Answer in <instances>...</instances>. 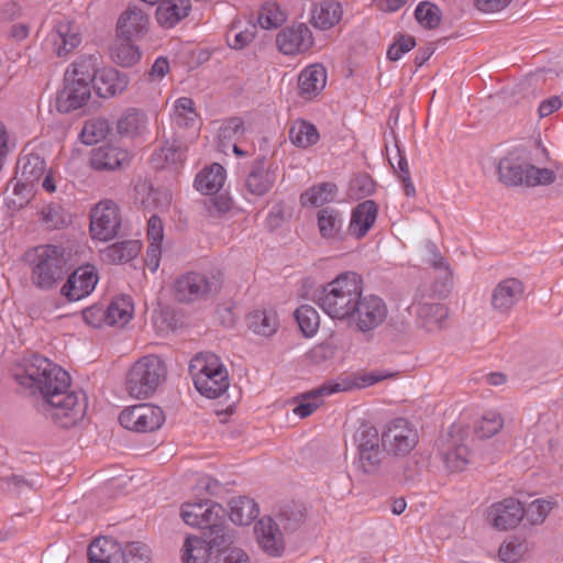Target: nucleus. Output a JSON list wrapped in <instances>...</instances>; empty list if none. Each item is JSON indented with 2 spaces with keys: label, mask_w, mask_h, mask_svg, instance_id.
I'll return each instance as SVG.
<instances>
[{
  "label": "nucleus",
  "mask_w": 563,
  "mask_h": 563,
  "mask_svg": "<svg viewBox=\"0 0 563 563\" xmlns=\"http://www.w3.org/2000/svg\"><path fill=\"white\" fill-rule=\"evenodd\" d=\"M219 289L220 282L216 277L189 272L175 280L173 295L178 302L189 303L214 295Z\"/></svg>",
  "instance_id": "nucleus-9"
},
{
  "label": "nucleus",
  "mask_w": 563,
  "mask_h": 563,
  "mask_svg": "<svg viewBox=\"0 0 563 563\" xmlns=\"http://www.w3.org/2000/svg\"><path fill=\"white\" fill-rule=\"evenodd\" d=\"M121 228L119 207L111 200L96 205L90 212V234L93 239L109 241L115 238Z\"/></svg>",
  "instance_id": "nucleus-10"
},
{
  "label": "nucleus",
  "mask_w": 563,
  "mask_h": 563,
  "mask_svg": "<svg viewBox=\"0 0 563 563\" xmlns=\"http://www.w3.org/2000/svg\"><path fill=\"white\" fill-rule=\"evenodd\" d=\"M128 161V153L113 146H100L93 150L90 163L98 170H114Z\"/></svg>",
  "instance_id": "nucleus-34"
},
{
  "label": "nucleus",
  "mask_w": 563,
  "mask_h": 563,
  "mask_svg": "<svg viewBox=\"0 0 563 563\" xmlns=\"http://www.w3.org/2000/svg\"><path fill=\"white\" fill-rule=\"evenodd\" d=\"M81 43L78 26L69 21H62L56 25L54 35L55 52L58 56H65Z\"/></svg>",
  "instance_id": "nucleus-32"
},
{
  "label": "nucleus",
  "mask_w": 563,
  "mask_h": 563,
  "mask_svg": "<svg viewBox=\"0 0 563 563\" xmlns=\"http://www.w3.org/2000/svg\"><path fill=\"white\" fill-rule=\"evenodd\" d=\"M277 319L273 312L257 310L249 316V328L255 334L271 336L277 331Z\"/></svg>",
  "instance_id": "nucleus-45"
},
{
  "label": "nucleus",
  "mask_w": 563,
  "mask_h": 563,
  "mask_svg": "<svg viewBox=\"0 0 563 563\" xmlns=\"http://www.w3.org/2000/svg\"><path fill=\"white\" fill-rule=\"evenodd\" d=\"M350 388L351 386H342L341 383L324 384L311 391L300 395L299 399L301 402L294 408L292 412L300 418H307L321 405L320 398L322 396L350 390Z\"/></svg>",
  "instance_id": "nucleus-26"
},
{
  "label": "nucleus",
  "mask_w": 563,
  "mask_h": 563,
  "mask_svg": "<svg viewBox=\"0 0 563 563\" xmlns=\"http://www.w3.org/2000/svg\"><path fill=\"white\" fill-rule=\"evenodd\" d=\"M30 386L42 396L41 410L52 422L69 429L78 424L87 411V397L80 391L69 390L70 376L46 357L34 355L25 368Z\"/></svg>",
  "instance_id": "nucleus-1"
},
{
  "label": "nucleus",
  "mask_w": 563,
  "mask_h": 563,
  "mask_svg": "<svg viewBox=\"0 0 563 563\" xmlns=\"http://www.w3.org/2000/svg\"><path fill=\"white\" fill-rule=\"evenodd\" d=\"M156 10L157 21L165 27H173L189 14L190 0H161Z\"/></svg>",
  "instance_id": "nucleus-31"
},
{
  "label": "nucleus",
  "mask_w": 563,
  "mask_h": 563,
  "mask_svg": "<svg viewBox=\"0 0 563 563\" xmlns=\"http://www.w3.org/2000/svg\"><path fill=\"white\" fill-rule=\"evenodd\" d=\"M205 506L206 504L203 503H186L181 506L180 517L186 525L198 527L201 521L200 519H202L206 514Z\"/></svg>",
  "instance_id": "nucleus-63"
},
{
  "label": "nucleus",
  "mask_w": 563,
  "mask_h": 563,
  "mask_svg": "<svg viewBox=\"0 0 563 563\" xmlns=\"http://www.w3.org/2000/svg\"><path fill=\"white\" fill-rule=\"evenodd\" d=\"M504 427V418L496 412H488L476 423L475 433L479 439H489L497 434Z\"/></svg>",
  "instance_id": "nucleus-53"
},
{
  "label": "nucleus",
  "mask_w": 563,
  "mask_h": 563,
  "mask_svg": "<svg viewBox=\"0 0 563 563\" xmlns=\"http://www.w3.org/2000/svg\"><path fill=\"white\" fill-rule=\"evenodd\" d=\"M357 301L347 322L350 328L361 333H369L385 322L388 308L380 297L361 295Z\"/></svg>",
  "instance_id": "nucleus-8"
},
{
  "label": "nucleus",
  "mask_w": 563,
  "mask_h": 563,
  "mask_svg": "<svg viewBox=\"0 0 563 563\" xmlns=\"http://www.w3.org/2000/svg\"><path fill=\"white\" fill-rule=\"evenodd\" d=\"M327 71L321 65H311L298 78L300 93L308 99L316 97L325 86Z\"/></svg>",
  "instance_id": "nucleus-33"
},
{
  "label": "nucleus",
  "mask_w": 563,
  "mask_h": 563,
  "mask_svg": "<svg viewBox=\"0 0 563 563\" xmlns=\"http://www.w3.org/2000/svg\"><path fill=\"white\" fill-rule=\"evenodd\" d=\"M145 123L146 117L144 113L136 109H129L119 119L117 129L121 135L134 136L145 126Z\"/></svg>",
  "instance_id": "nucleus-48"
},
{
  "label": "nucleus",
  "mask_w": 563,
  "mask_h": 563,
  "mask_svg": "<svg viewBox=\"0 0 563 563\" xmlns=\"http://www.w3.org/2000/svg\"><path fill=\"white\" fill-rule=\"evenodd\" d=\"M141 245L137 241L128 240L114 243L103 251V256L112 263H126L139 254Z\"/></svg>",
  "instance_id": "nucleus-44"
},
{
  "label": "nucleus",
  "mask_w": 563,
  "mask_h": 563,
  "mask_svg": "<svg viewBox=\"0 0 563 563\" xmlns=\"http://www.w3.org/2000/svg\"><path fill=\"white\" fill-rule=\"evenodd\" d=\"M100 66V56L89 55L76 60L70 69H67L65 77H69L82 85L90 86L97 77Z\"/></svg>",
  "instance_id": "nucleus-35"
},
{
  "label": "nucleus",
  "mask_w": 563,
  "mask_h": 563,
  "mask_svg": "<svg viewBox=\"0 0 563 563\" xmlns=\"http://www.w3.org/2000/svg\"><path fill=\"white\" fill-rule=\"evenodd\" d=\"M362 292L361 277L356 273L347 272L328 283L316 301L330 318L347 323Z\"/></svg>",
  "instance_id": "nucleus-2"
},
{
  "label": "nucleus",
  "mask_w": 563,
  "mask_h": 563,
  "mask_svg": "<svg viewBox=\"0 0 563 563\" xmlns=\"http://www.w3.org/2000/svg\"><path fill=\"white\" fill-rule=\"evenodd\" d=\"M525 551L526 548L522 543L510 541L499 547L498 555L505 563H516L522 558Z\"/></svg>",
  "instance_id": "nucleus-64"
},
{
  "label": "nucleus",
  "mask_w": 563,
  "mask_h": 563,
  "mask_svg": "<svg viewBox=\"0 0 563 563\" xmlns=\"http://www.w3.org/2000/svg\"><path fill=\"white\" fill-rule=\"evenodd\" d=\"M379 439L378 430L368 422H362L354 432L355 465L364 475L379 477L395 471L394 463Z\"/></svg>",
  "instance_id": "nucleus-3"
},
{
  "label": "nucleus",
  "mask_w": 563,
  "mask_h": 563,
  "mask_svg": "<svg viewBox=\"0 0 563 563\" xmlns=\"http://www.w3.org/2000/svg\"><path fill=\"white\" fill-rule=\"evenodd\" d=\"M530 164L519 156L507 155L503 157L497 166L498 179L506 186H526Z\"/></svg>",
  "instance_id": "nucleus-25"
},
{
  "label": "nucleus",
  "mask_w": 563,
  "mask_h": 563,
  "mask_svg": "<svg viewBox=\"0 0 563 563\" xmlns=\"http://www.w3.org/2000/svg\"><path fill=\"white\" fill-rule=\"evenodd\" d=\"M249 555L233 544L220 545L212 555L211 563H249Z\"/></svg>",
  "instance_id": "nucleus-56"
},
{
  "label": "nucleus",
  "mask_w": 563,
  "mask_h": 563,
  "mask_svg": "<svg viewBox=\"0 0 563 563\" xmlns=\"http://www.w3.org/2000/svg\"><path fill=\"white\" fill-rule=\"evenodd\" d=\"M444 299L442 296H438L434 289L428 285H419L412 296V302L410 306L411 310L420 309L422 306L441 305L440 300Z\"/></svg>",
  "instance_id": "nucleus-59"
},
{
  "label": "nucleus",
  "mask_w": 563,
  "mask_h": 563,
  "mask_svg": "<svg viewBox=\"0 0 563 563\" xmlns=\"http://www.w3.org/2000/svg\"><path fill=\"white\" fill-rule=\"evenodd\" d=\"M167 367L164 361L154 354L137 360L129 369L125 378L128 394L136 399L151 397L165 382Z\"/></svg>",
  "instance_id": "nucleus-4"
},
{
  "label": "nucleus",
  "mask_w": 563,
  "mask_h": 563,
  "mask_svg": "<svg viewBox=\"0 0 563 563\" xmlns=\"http://www.w3.org/2000/svg\"><path fill=\"white\" fill-rule=\"evenodd\" d=\"M198 527L207 538L223 544L235 542V532L227 525V510L218 503H211Z\"/></svg>",
  "instance_id": "nucleus-13"
},
{
  "label": "nucleus",
  "mask_w": 563,
  "mask_h": 563,
  "mask_svg": "<svg viewBox=\"0 0 563 563\" xmlns=\"http://www.w3.org/2000/svg\"><path fill=\"white\" fill-rule=\"evenodd\" d=\"M523 284L517 278H506L499 282L490 295L492 309L499 314H507L521 299Z\"/></svg>",
  "instance_id": "nucleus-17"
},
{
  "label": "nucleus",
  "mask_w": 563,
  "mask_h": 563,
  "mask_svg": "<svg viewBox=\"0 0 563 563\" xmlns=\"http://www.w3.org/2000/svg\"><path fill=\"white\" fill-rule=\"evenodd\" d=\"M260 548L269 556H280L285 551V541L278 523L272 517H263L254 526Z\"/></svg>",
  "instance_id": "nucleus-16"
},
{
  "label": "nucleus",
  "mask_w": 563,
  "mask_h": 563,
  "mask_svg": "<svg viewBox=\"0 0 563 563\" xmlns=\"http://www.w3.org/2000/svg\"><path fill=\"white\" fill-rule=\"evenodd\" d=\"M525 518V507L515 498H506L488 508V521L499 530L516 528Z\"/></svg>",
  "instance_id": "nucleus-14"
},
{
  "label": "nucleus",
  "mask_w": 563,
  "mask_h": 563,
  "mask_svg": "<svg viewBox=\"0 0 563 563\" xmlns=\"http://www.w3.org/2000/svg\"><path fill=\"white\" fill-rule=\"evenodd\" d=\"M109 131L110 125L106 119H92L86 122L80 137L82 143L92 145L104 140Z\"/></svg>",
  "instance_id": "nucleus-50"
},
{
  "label": "nucleus",
  "mask_w": 563,
  "mask_h": 563,
  "mask_svg": "<svg viewBox=\"0 0 563 563\" xmlns=\"http://www.w3.org/2000/svg\"><path fill=\"white\" fill-rule=\"evenodd\" d=\"M147 26V15L137 7L131 5L118 20V40H139L145 35Z\"/></svg>",
  "instance_id": "nucleus-24"
},
{
  "label": "nucleus",
  "mask_w": 563,
  "mask_h": 563,
  "mask_svg": "<svg viewBox=\"0 0 563 563\" xmlns=\"http://www.w3.org/2000/svg\"><path fill=\"white\" fill-rule=\"evenodd\" d=\"M440 9L430 2H421L415 11L417 21L427 29H434L440 24Z\"/></svg>",
  "instance_id": "nucleus-57"
},
{
  "label": "nucleus",
  "mask_w": 563,
  "mask_h": 563,
  "mask_svg": "<svg viewBox=\"0 0 563 563\" xmlns=\"http://www.w3.org/2000/svg\"><path fill=\"white\" fill-rule=\"evenodd\" d=\"M307 517V508L298 501H287L279 506L274 519L286 532L299 529Z\"/></svg>",
  "instance_id": "nucleus-30"
},
{
  "label": "nucleus",
  "mask_w": 563,
  "mask_h": 563,
  "mask_svg": "<svg viewBox=\"0 0 563 563\" xmlns=\"http://www.w3.org/2000/svg\"><path fill=\"white\" fill-rule=\"evenodd\" d=\"M430 265L437 272L434 280L432 284H430V286L434 289V292L438 296L446 298L450 295L453 286V273L450 268V265L444 260V257L437 252L433 253Z\"/></svg>",
  "instance_id": "nucleus-36"
},
{
  "label": "nucleus",
  "mask_w": 563,
  "mask_h": 563,
  "mask_svg": "<svg viewBox=\"0 0 563 563\" xmlns=\"http://www.w3.org/2000/svg\"><path fill=\"white\" fill-rule=\"evenodd\" d=\"M377 217V207L373 200L360 203L353 211L349 231L356 239L363 238L372 228Z\"/></svg>",
  "instance_id": "nucleus-28"
},
{
  "label": "nucleus",
  "mask_w": 563,
  "mask_h": 563,
  "mask_svg": "<svg viewBox=\"0 0 563 563\" xmlns=\"http://www.w3.org/2000/svg\"><path fill=\"white\" fill-rule=\"evenodd\" d=\"M256 26L251 24L245 30H239L234 23L227 35V41L230 47L234 49H242L247 46L255 37Z\"/></svg>",
  "instance_id": "nucleus-58"
},
{
  "label": "nucleus",
  "mask_w": 563,
  "mask_h": 563,
  "mask_svg": "<svg viewBox=\"0 0 563 563\" xmlns=\"http://www.w3.org/2000/svg\"><path fill=\"white\" fill-rule=\"evenodd\" d=\"M174 119L177 125L181 128H190L195 124L197 113L195 111L194 101L190 98L181 97L175 103Z\"/></svg>",
  "instance_id": "nucleus-54"
},
{
  "label": "nucleus",
  "mask_w": 563,
  "mask_h": 563,
  "mask_svg": "<svg viewBox=\"0 0 563 563\" xmlns=\"http://www.w3.org/2000/svg\"><path fill=\"white\" fill-rule=\"evenodd\" d=\"M285 14L276 3H266L258 12L257 22L262 29H276L285 21Z\"/></svg>",
  "instance_id": "nucleus-55"
},
{
  "label": "nucleus",
  "mask_w": 563,
  "mask_h": 563,
  "mask_svg": "<svg viewBox=\"0 0 563 563\" xmlns=\"http://www.w3.org/2000/svg\"><path fill=\"white\" fill-rule=\"evenodd\" d=\"M98 276L91 265H85L74 271L62 288V295L69 301H77L88 296L96 287Z\"/></svg>",
  "instance_id": "nucleus-18"
},
{
  "label": "nucleus",
  "mask_w": 563,
  "mask_h": 563,
  "mask_svg": "<svg viewBox=\"0 0 563 563\" xmlns=\"http://www.w3.org/2000/svg\"><path fill=\"white\" fill-rule=\"evenodd\" d=\"M552 507L553 504L551 501L537 499L532 501L528 508H525V517L532 526L541 525L552 510Z\"/></svg>",
  "instance_id": "nucleus-60"
},
{
  "label": "nucleus",
  "mask_w": 563,
  "mask_h": 563,
  "mask_svg": "<svg viewBox=\"0 0 563 563\" xmlns=\"http://www.w3.org/2000/svg\"><path fill=\"white\" fill-rule=\"evenodd\" d=\"M189 372L192 376L194 384L200 385L203 389L207 384V374L217 375L219 382L223 383L227 376V368L221 363L218 355L211 352L197 354L189 364Z\"/></svg>",
  "instance_id": "nucleus-20"
},
{
  "label": "nucleus",
  "mask_w": 563,
  "mask_h": 563,
  "mask_svg": "<svg viewBox=\"0 0 563 563\" xmlns=\"http://www.w3.org/2000/svg\"><path fill=\"white\" fill-rule=\"evenodd\" d=\"M137 192L144 195L142 205L145 209L165 211L172 202V192L166 188H153L146 183L137 186Z\"/></svg>",
  "instance_id": "nucleus-40"
},
{
  "label": "nucleus",
  "mask_w": 563,
  "mask_h": 563,
  "mask_svg": "<svg viewBox=\"0 0 563 563\" xmlns=\"http://www.w3.org/2000/svg\"><path fill=\"white\" fill-rule=\"evenodd\" d=\"M443 462L449 472H462L470 462V449L464 442L462 432L450 433L444 440L442 450Z\"/></svg>",
  "instance_id": "nucleus-23"
},
{
  "label": "nucleus",
  "mask_w": 563,
  "mask_h": 563,
  "mask_svg": "<svg viewBox=\"0 0 563 563\" xmlns=\"http://www.w3.org/2000/svg\"><path fill=\"white\" fill-rule=\"evenodd\" d=\"M128 86V78L113 68L102 69L93 80V88L101 98L122 92Z\"/></svg>",
  "instance_id": "nucleus-29"
},
{
  "label": "nucleus",
  "mask_w": 563,
  "mask_h": 563,
  "mask_svg": "<svg viewBox=\"0 0 563 563\" xmlns=\"http://www.w3.org/2000/svg\"><path fill=\"white\" fill-rule=\"evenodd\" d=\"M556 180V175L552 169L539 168L530 164L527 187L548 186Z\"/></svg>",
  "instance_id": "nucleus-62"
},
{
  "label": "nucleus",
  "mask_w": 563,
  "mask_h": 563,
  "mask_svg": "<svg viewBox=\"0 0 563 563\" xmlns=\"http://www.w3.org/2000/svg\"><path fill=\"white\" fill-rule=\"evenodd\" d=\"M276 168L265 156L257 157L245 179L246 189L255 196L268 192L276 181Z\"/></svg>",
  "instance_id": "nucleus-19"
},
{
  "label": "nucleus",
  "mask_w": 563,
  "mask_h": 563,
  "mask_svg": "<svg viewBox=\"0 0 563 563\" xmlns=\"http://www.w3.org/2000/svg\"><path fill=\"white\" fill-rule=\"evenodd\" d=\"M379 438L393 463L409 456L419 442L417 429L404 418H397L386 423Z\"/></svg>",
  "instance_id": "nucleus-7"
},
{
  "label": "nucleus",
  "mask_w": 563,
  "mask_h": 563,
  "mask_svg": "<svg viewBox=\"0 0 563 563\" xmlns=\"http://www.w3.org/2000/svg\"><path fill=\"white\" fill-rule=\"evenodd\" d=\"M342 223L341 213L333 208L327 207L318 212V227L324 239H340Z\"/></svg>",
  "instance_id": "nucleus-41"
},
{
  "label": "nucleus",
  "mask_w": 563,
  "mask_h": 563,
  "mask_svg": "<svg viewBox=\"0 0 563 563\" xmlns=\"http://www.w3.org/2000/svg\"><path fill=\"white\" fill-rule=\"evenodd\" d=\"M34 253L33 283L42 289H49L67 272L65 250L56 245H40Z\"/></svg>",
  "instance_id": "nucleus-6"
},
{
  "label": "nucleus",
  "mask_w": 563,
  "mask_h": 563,
  "mask_svg": "<svg viewBox=\"0 0 563 563\" xmlns=\"http://www.w3.org/2000/svg\"><path fill=\"white\" fill-rule=\"evenodd\" d=\"M229 517L235 525H250L257 516L258 508L256 503L244 496H239L230 500Z\"/></svg>",
  "instance_id": "nucleus-39"
},
{
  "label": "nucleus",
  "mask_w": 563,
  "mask_h": 563,
  "mask_svg": "<svg viewBox=\"0 0 563 563\" xmlns=\"http://www.w3.org/2000/svg\"><path fill=\"white\" fill-rule=\"evenodd\" d=\"M40 214L42 223L49 230L62 229L68 223L65 210L55 202L44 206Z\"/></svg>",
  "instance_id": "nucleus-52"
},
{
  "label": "nucleus",
  "mask_w": 563,
  "mask_h": 563,
  "mask_svg": "<svg viewBox=\"0 0 563 563\" xmlns=\"http://www.w3.org/2000/svg\"><path fill=\"white\" fill-rule=\"evenodd\" d=\"M133 307L130 301L120 299L113 301L102 313L107 323L124 325L132 317Z\"/></svg>",
  "instance_id": "nucleus-51"
},
{
  "label": "nucleus",
  "mask_w": 563,
  "mask_h": 563,
  "mask_svg": "<svg viewBox=\"0 0 563 563\" xmlns=\"http://www.w3.org/2000/svg\"><path fill=\"white\" fill-rule=\"evenodd\" d=\"M342 7L335 1H323L312 10L311 23L320 30H328L342 18Z\"/></svg>",
  "instance_id": "nucleus-38"
},
{
  "label": "nucleus",
  "mask_w": 563,
  "mask_h": 563,
  "mask_svg": "<svg viewBox=\"0 0 563 563\" xmlns=\"http://www.w3.org/2000/svg\"><path fill=\"white\" fill-rule=\"evenodd\" d=\"M119 43H117L112 47V59L114 63L123 66V67H131L135 65L140 58L141 53L139 51V47L134 45L135 40H118Z\"/></svg>",
  "instance_id": "nucleus-46"
},
{
  "label": "nucleus",
  "mask_w": 563,
  "mask_h": 563,
  "mask_svg": "<svg viewBox=\"0 0 563 563\" xmlns=\"http://www.w3.org/2000/svg\"><path fill=\"white\" fill-rule=\"evenodd\" d=\"M91 96L90 86L82 85L69 77H64V88L56 98V109L60 113H68L86 104Z\"/></svg>",
  "instance_id": "nucleus-22"
},
{
  "label": "nucleus",
  "mask_w": 563,
  "mask_h": 563,
  "mask_svg": "<svg viewBox=\"0 0 563 563\" xmlns=\"http://www.w3.org/2000/svg\"><path fill=\"white\" fill-rule=\"evenodd\" d=\"M295 317L305 336L310 338L317 333L320 327V316L316 308L302 305L296 309Z\"/></svg>",
  "instance_id": "nucleus-47"
},
{
  "label": "nucleus",
  "mask_w": 563,
  "mask_h": 563,
  "mask_svg": "<svg viewBox=\"0 0 563 563\" xmlns=\"http://www.w3.org/2000/svg\"><path fill=\"white\" fill-rule=\"evenodd\" d=\"M89 563H150V550L141 542L122 548L117 541L102 537L88 548Z\"/></svg>",
  "instance_id": "nucleus-5"
},
{
  "label": "nucleus",
  "mask_w": 563,
  "mask_h": 563,
  "mask_svg": "<svg viewBox=\"0 0 563 563\" xmlns=\"http://www.w3.org/2000/svg\"><path fill=\"white\" fill-rule=\"evenodd\" d=\"M225 180V170L213 163L210 167L201 170L196 177V188L205 195H213L220 190Z\"/></svg>",
  "instance_id": "nucleus-37"
},
{
  "label": "nucleus",
  "mask_w": 563,
  "mask_h": 563,
  "mask_svg": "<svg viewBox=\"0 0 563 563\" xmlns=\"http://www.w3.org/2000/svg\"><path fill=\"white\" fill-rule=\"evenodd\" d=\"M417 317L418 324L429 333H438L445 327L449 318V308L441 305L422 306L420 309L412 310Z\"/></svg>",
  "instance_id": "nucleus-27"
},
{
  "label": "nucleus",
  "mask_w": 563,
  "mask_h": 563,
  "mask_svg": "<svg viewBox=\"0 0 563 563\" xmlns=\"http://www.w3.org/2000/svg\"><path fill=\"white\" fill-rule=\"evenodd\" d=\"M207 380L208 382L206 383L207 385L205 386V389L200 385H195V387L202 396L211 399L218 398L221 395H223L230 386L228 373L227 376L224 377L223 383H220L219 377L212 374H207Z\"/></svg>",
  "instance_id": "nucleus-61"
},
{
  "label": "nucleus",
  "mask_w": 563,
  "mask_h": 563,
  "mask_svg": "<svg viewBox=\"0 0 563 563\" xmlns=\"http://www.w3.org/2000/svg\"><path fill=\"white\" fill-rule=\"evenodd\" d=\"M183 145L180 141L173 140L152 156V163L156 168L164 167V163L177 164L183 159Z\"/></svg>",
  "instance_id": "nucleus-49"
},
{
  "label": "nucleus",
  "mask_w": 563,
  "mask_h": 563,
  "mask_svg": "<svg viewBox=\"0 0 563 563\" xmlns=\"http://www.w3.org/2000/svg\"><path fill=\"white\" fill-rule=\"evenodd\" d=\"M46 173V164L36 153H22L16 165L15 190L26 191L20 206L26 205L33 196V184L38 181Z\"/></svg>",
  "instance_id": "nucleus-12"
},
{
  "label": "nucleus",
  "mask_w": 563,
  "mask_h": 563,
  "mask_svg": "<svg viewBox=\"0 0 563 563\" xmlns=\"http://www.w3.org/2000/svg\"><path fill=\"white\" fill-rule=\"evenodd\" d=\"M276 44L286 55L300 54L312 46V33L305 23L292 24L277 34Z\"/></svg>",
  "instance_id": "nucleus-15"
},
{
  "label": "nucleus",
  "mask_w": 563,
  "mask_h": 563,
  "mask_svg": "<svg viewBox=\"0 0 563 563\" xmlns=\"http://www.w3.org/2000/svg\"><path fill=\"white\" fill-rule=\"evenodd\" d=\"M121 426L136 432H153L162 427L165 415L162 408L141 404L124 409L119 417Z\"/></svg>",
  "instance_id": "nucleus-11"
},
{
  "label": "nucleus",
  "mask_w": 563,
  "mask_h": 563,
  "mask_svg": "<svg viewBox=\"0 0 563 563\" xmlns=\"http://www.w3.org/2000/svg\"><path fill=\"white\" fill-rule=\"evenodd\" d=\"M289 137L294 145L307 148L319 141L317 128L307 121H297L289 130Z\"/></svg>",
  "instance_id": "nucleus-43"
},
{
  "label": "nucleus",
  "mask_w": 563,
  "mask_h": 563,
  "mask_svg": "<svg viewBox=\"0 0 563 563\" xmlns=\"http://www.w3.org/2000/svg\"><path fill=\"white\" fill-rule=\"evenodd\" d=\"M224 545L216 539L206 536H188L183 545L181 561L184 563H211L218 547Z\"/></svg>",
  "instance_id": "nucleus-21"
},
{
  "label": "nucleus",
  "mask_w": 563,
  "mask_h": 563,
  "mask_svg": "<svg viewBox=\"0 0 563 563\" xmlns=\"http://www.w3.org/2000/svg\"><path fill=\"white\" fill-rule=\"evenodd\" d=\"M336 191L338 188L335 184L322 183L302 192L300 196V202L303 207L322 206L324 203L331 202L334 199Z\"/></svg>",
  "instance_id": "nucleus-42"
}]
</instances>
